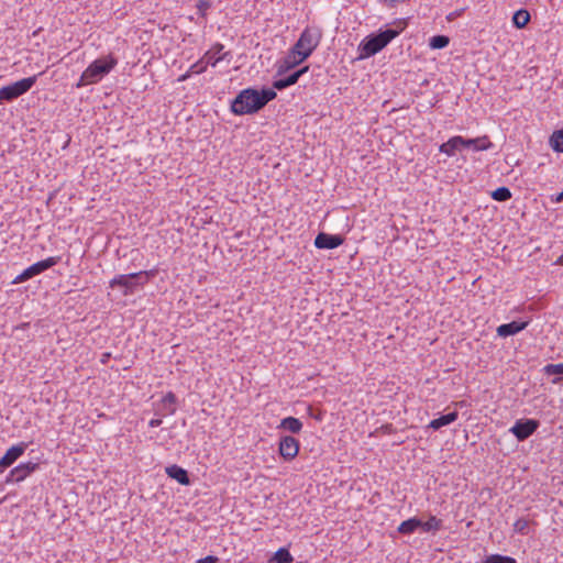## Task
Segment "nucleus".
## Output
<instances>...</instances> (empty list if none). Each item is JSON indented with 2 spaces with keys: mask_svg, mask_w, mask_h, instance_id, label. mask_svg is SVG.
<instances>
[{
  "mask_svg": "<svg viewBox=\"0 0 563 563\" xmlns=\"http://www.w3.org/2000/svg\"><path fill=\"white\" fill-rule=\"evenodd\" d=\"M543 372L548 376H555L552 383L559 384L563 379V363L548 364L543 367Z\"/></svg>",
  "mask_w": 563,
  "mask_h": 563,
  "instance_id": "21",
  "label": "nucleus"
},
{
  "mask_svg": "<svg viewBox=\"0 0 563 563\" xmlns=\"http://www.w3.org/2000/svg\"><path fill=\"white\" fill-rule=\"evenodd\" d=\"M222 49H223V46L220 45V44H217L214 47H212L211 49L206 52L202 57H209L208 58V59H210L209 65L216 66L217 63L222 60L225 57V55H227V53L223 54V55H220V52Z\"/></svg>",
  "mask_w": 563,
  "mask_h": 563,
  "instance_id": "26",
  "label": "nucleus"
},
{
  "mask_svg": "<svg viewBox=\"0 0 563 563\" xmlns=\"http://www.w3.org/2000/svg\"><path fill=\"white\" fill-rule=\"evenodd\" d=\"M549 143L554 152L563 153V128L551 134Z\"/></svg>",
  "mask_w": 563,
  "mask_h": 563,
  "instance_id": "25",
  "label": "nucleus"
},
{
  "mask_svg": "<svg viewBox=\"0 0 563 563\" xmlns=\"http://www.w3.org/2000/svg\"><path fill=\"white\" fill-rule=\"evenodd\" d=\"M459 418L457 411H452L430 421L428 428L440 430L442 427L453 423Z\"/></svg>",
  "mask_w": 563,
  "mask_h": 563,
  "instance_id": "17",
  "label": "nucleus"
},
{
  "mask_svg": "<svg viewBox=\"0 0 563 563\" xmlns=\"http://www.w3.org/2000/svg\"><path fill=\"white\" fill-rule=\"evenodd\" d=\"M344 243V238L340 234H329L320 232L314 239V246L320 250H333Z\"/></svg>",
  "mask_w": 563,
  "mask_h": 563,
  "instance_id": "12",
  "label": "nucleus"
},
{
  "mask_svg": "<svg viewBox=\"0 0 563 563\" xmlns=\"http://www.w3.org/2000/svg\"><path fill=\"white\" fill-rule=\"evenodd\" d=\"M309 71V66L306 65L299 69L294 70L292 73L284 76L282 78L274 79L272 82V88L276 90H284L295 84L298 82L299 78Z\"/></svg>",
  "mask_w": 563,
  "mask_h": 563,
  "instance_id": "11",
  "label": "nucleus"
},
{
  "mask_svg": "<svg viewBox=\"0 0 563 563\" xmlns=\"http://www.w3.org/2000/svg\"><path fill=\"white\" fill-rule=\"evenodd\" d=\"M197 8H198L199 12L203 15L206 13V11L210 8V3L205 0H199Z\"/></svg>",
  "mask_w": 563,
  "mask_h": 563,
  "instance_id": "34",
  "label": "nucleus"
},
{
  "mask_svg": "<svg viewBox=\"0 0 563 563\" xmlns=\"http://www.w3.org/2000/svg\"><path fill=\"white\" fill-rule=\"evenodd\" d=\"M38 468H40L38 463L26 462V463H21L18 466L13 467L11 470V472H12V476L15 477L16 484H19V483L23 482L26 477H29L31 474L36 472Z\"/></svg>",
  "mask_w": 563,
  "mask_h": 563,
  "instance_id": "14",
  "label": "nucleus"
},
{
  "mask_svg": "<svg viewBox=\"0 0 563 563\" xmlns=\"http://www.w3.org/2000/svg\"><path fill=\"white\" fill-rule=\"evenodd\" d=\"M278 429H283L291 433H299L302 429V422L298 418L289 416L280 420Z\"/></svg>",
  "mask_w": 563,
  "mask_h": 563,
  "instance_id": "18",
  "label": "nucleus"
},
{
  "mask_svg": "<svg viewBox=\"0 0 563 563\" xmlns=\"http://www.w3.org/2000/svg\"><path fill=\"white\" fill-rule=\"evenodd\" d=\"M463 143H464L463 136H460V135L453 136V137L449 139L448 142L441 144L439 150L441 153H444L449 156H453L456 151L462 150Z\"/></svg>",
  "mask_w": 563,
  "mask_h": 563,
  "instance_id": "16",
  "label": "nucleus"
},
{
  "mask_svg": "<svg viewBox=\"0 0 563 563\" xmlns=\"http://www.w3.org/2000/svg\"><path fill=\"white\" fill-rule=\"evenodd\" d=\"M540 427L539 420L522 418L518 419L515 424L509 429V432L519 441L523 442L530 438Z\"/></svg>",
  "mask_w": 563,
  "mask_h": 563,
  "instance_id": "8",
  "label": "nucleus"
},
{
  "mask_svg": "<svg viewBox=\"0 0 563 563\" xmlns=\"http://www.w3.org/2000/svg\"><path fill=\"white\" fill-rule=\"evenodd\" d=\"M59 262H60V256H51V257H47L40 262H36L33 265L25 268L20 275H18L13 279L12 284L24 283V282L42 274L43 272L49 269L51 267L55 266Z\"/></svg>",
  "mask_w": 563,
  "mask_h": 563,
  "instance_id": "6",
  "label": "nucleus"
},
{
  "mask_svg": "<svg viewBox=\"0 0 563 563\" xmlns=\"http://www.w3.org/2000/svg\"><path fill=\"white\" fill-rule=\"evenodd\" d=\"M558 263H559L560 265H563V254L559 257Z\"/></svg>",
  "mask_w": 563,
  "mask_h": 563,
  "instance_id": "40",
  "label": "nucleus"
},
{
  "mask_svg": "<svg viewBox=\"0 0 563 563\" xmlns=\"http://www.w3.org/2000/svg\"><path fill=\"white\" fill-rule=\"evenodd\" d=\"M473 146L475 151H486L492 146L490 141L487 136L477 137V139H464V143L462 144V148Z\"/></svg>",
  "mask_w": 563,
  "mask_h": 563,
  "instance_id": "20",
  "label": "nucleus"
},
{
  "mask_svg": "<svg viewBox=\"0 0 563 563\" xmlns=\"http://www.w3.org/2000/svg\"><path fill=\"white\" fill-rule=\"evenodd\" d=\"M450 37H431L429 46L433 49H441L449 45Z\"/></svg>",
  "mask_w": 563,
  "mask_h": 563,
  "instance_id": "31",
  "label": "nucleus"
},
{
  "mask_svg": "<svg viewBox=\"0 0 563 563\" xmlns=\"http://www.w3.org/2000/svg\"><path fill=\"white\" fill-rule=\"evenodd\" d=\"M191 74L192 73H189V70H188L186 74L181 75L178 80L179 81L186 80L187 78L190 77Z\"/></svg>",
  "mask_w": 563,
  "mask_h": 563,
  "instance_id": "39",
  "label": "nucleus"
},
{
  "mask_svg": "<svg viewBox=\"0 0 563 563\" xmlns=\"http://www.w3.org/2000/svg\"><path fill=\"white\" fill-rule=\"evenodd\" d=\"M420 526H422V520L417 517H412L402 521L398 526L397 530L399 533L407 536L413 533L418 528H420Z\"/></svg>",
  "mask_w": 563,
  "mask_h": 563,
  "instance_id": "19",
  "label": "nucleus"
},
{
  "mask_svg": "<svg viewBox=\"0 0 563 563\" xmlns=\"http://www.w3.org/2000/svg\"><path fill=\"white\" fill-rule=\"evenodd\" d=\"M299 441L291 435H284L279 439L278 452L285 461L294 460L299 453Z\"/></svg>",
  "mask_w": 563,
  "mask_h": 563,
  "instance_id": "10",
  "label": "nucleus"
},
{
  "mask_svg": "<svg viewBox=\"0 0 563 563\" xmlns=\"http://www.w3.org/2000/svg\"><path fill=\"white\" fill-rule=\"evenodd\" d=\"M387 7H396L398 3L405 2L406 0H382Z\"/></svg>",
  "mask_w": 563,
  "mask_h": 563,
  "instance_id": "35",
  "label": "nucleus"
},
{
  "mask_svg": "<svg viewBox=\"0 0 563 563\" xmlns=\"http://www.w3.org/2000/svg\"><path fill=\"white\" fill-rule=\"evenodd\" d=\"M302 36L307 35V30L301 33Z\"/></svg>",
  "mask_w": 563,
  "mask_h": 563,
  "instance_id": "41",
  "label": "nucleus"
},
{
  "mask_svg": "<svg viewBox=\"0 0 563 563\" xmlns=\"http://www.w3.org/2000/svg\"><path fill=\"white\" fill-rule=\"evenodd\" d=\"M157 271H141L137 273L117 275L109 283L111 288L120 287L124 296L132 295L136 287L145 285L156 275Z\"/></svg>",
  "mask_w": 563,
  "mask_h": 563,
  "instance_id": "4",
  "label": "nucleus"
},
{
  "mask_svg": "<svg viewBox=\"0 0 563 563\" xmlns=\"http://www.w3.org/2000/svg\"><path fill=\"white\" fill-rule=\"evenodd\" d=\"M36 82V76L26 77L0 88V104L11 102L26 93Z\"/></svg>",
  "mask_w": 563,
  "mask_h": 563,
  "instance_id": "5",
  "label": "nucleus"
},
{
  "mask_svg": "<svg viewBox=\"0 0 563 563\" xmlns=\"http://www.w3.org/2000/svg\"><path fill=\"white\" fill-rule=\"evenodd\" d=\"M294 556L290 554L287 548L278 549L273 556L268 560V563H292Z\"/></svg>",
  "mask_w": 563,
  "mask_h": 563,
  "instance_id": "22",
  "label": "nucleus"
},
{
  "mask_svg": "<svg viewBox=\"0 0 563 563\" xmlns=\"http://www.w3.org/2000/svg\"><path fill=\"white\" fill-rule=\"evenodd\" d=\"M118 64L115 57L111 54L93 60L81 74L79 80L76 82V88H82L88 85H93L102 80Z\"/></svg>",
  "mask_w": 563,
  "mask_h": 563,
  "instance_id": "3",
  "label": "nucleus"
},
{
  "mask_svg": "<svg viewBox=\"0 0 563 563\" xmlns=\"http://www.w3.org/2000/svg\"><path fill=\"white\" fill-rule=\"evenodd\" d=\"M554 202H563V190L556 195L554 199H552Z\"/></svg>",
  "mask_w": 563,
  "mask_h": 563,
  "instance_id": "38",
  "label": "nucleus"
},
{
  "mask_svg": "<svg viewBox=\"0 0 563 563\" xmlns=\"http://www.w3.org/2000/svg\"><path fill=\"white\" fill-rule=\"evenodd\" d=\"M27 446L26 442H20L9 448L0 459V474L11 467L24 454Z\"/></svg>",
  "mask_w": 563,
  "mask_h": 563,
  "instance_id": "9",
  "label": "nucleus"
},
{
  "mask_svg": "<svg viewBox=\"0 0 563 563\" xmlns=\"http://www.w3.org/2000/svg\"><path fill=\"white\" fill-rule=\"evenodd\" d=\"M165 472L169 478L175 479L180 485H190L189 473L184 467L173 464L170 466H167Z\"/></svg>",
  "mask_w": 563,
  "mask_h": 563,
  "instance_id": "15",
  "label": "nucleus"
},
{
  "mask_svg": "<svg viewBox=\"0 0 563 563\" xmlns=\"http://www.w3.org/2000/svg\"><path fill=\"white\" fill-rule=\"evenodd\" d=\"M161 424H162V419H152L148 422V427H151V428H156V427H159Z\"/></svg>",
  "mask_w": 563,
  "mask_h": 563,
  "instance_id": "37",
  "label": "nucleus"
},
{
  "mask_svg": "<svg viewBox=\"0 0 563 563\" xmlns=\"http://www.w3.org/2000/svg\"><path fill=\"white\" fill-rule=\"evenodd\" d=\"M442 527H443L442 520L437 518L435 516L431 515L427 521H422V526H420V529L423 532L435 533L437 531L441 530Z\"/></svg>",
  "mask_w": 563,
  "mask_h": 563,
  "instance_id": "23",
  "label": "nucleus"
},
{
  "mask_svg": "<svg viewBox=\"0 0 563 563\" xmlns=\"http://www.w3.org/2000/svg\"><path fill=\"white\" fill-rule=\"evenodd\" d=\"M276 97V91L271 88H245L231 101V111L236 115L254 114Z\"/></svg>",
  "mask_w": 563,
  "mask_h": 563,
  "instance_id": "1",
  "label": "nucleus"
},
{
  "mask_svg": "<svg viewBox=\"0 0 563 563\" xmlns=\"http://www.w3.org/2000/svg\"><path fill=\"white\" fill-rule=\"evenodd\" d=\"M490 197L496 201L505 202L512 197V194L508 187L501 186L492 191Z\"/></svg>",
  "mask_w": 563,
  "mask_h": 563,
  "instance_id": "28",
  "label": "nucleus"
},
{
  "mask_svg": "<svg viewBox=\"0 0 563 563\" xmlns=\"http://www.w3.org/2000/svg\"><path fill=\"white\" fill-rule=\"evenodd\" d=\"M529 21H530V13L523 9L518 10L512 16L514 24L519 29L526 26Z\"/></svg>",
  "mask_w": 563,
  "mask_h": 563,
  "instance_id": "29",
  "label": "nucleus"
},
{
  "mask_svg": "<svg viewBox=\"0 0 563 563\" xmlns=\"http://www.w3.org/2000/svg\"><path fill=\"white\" fill-rule=\"evenodd\" d=\"M394 37H364L357 47L356 59L368 58L385 48Z\"/></svg>",
  "mask_w": 563,
  "mask_h": 563,
  "instance_id": "7",
  "label": "nucleus"
},
{
  "mask_svg": "<svg viewBox=\"0 0 563 563\" xmlns=\"http://www.w3.org/2000/svg\"><path fill=\"white\" fill-rule=\"evenodd\" d=\"M208 58L209 57H201L198 62L192 64L189 68V73H192V74L203 73L207 69V67L209 66L210 59H208Z\"/></svg>",
  "mask_w": 563,
  "mask_h": 563,
  "instance_id": "30",
  "label": "nucleus"
},
{
  "mask_svg": "<svg viewBox=\"0 0 563 563\" xmlns=\"http://www.w3.org/2000/svg\"><path fill=\"white\" fill-rule=\"evenodd\" d=\"M320 37H298L286 55L276 63V75L283 76L303 63L318 47Z\"/></svg>",
  "mask_w": 563,
  "mask_h": 563,
  "instance_id": "2",
  "label": "nucleus"
},
{
  "mask_svg": "<svg viewBox=\"0 0 563 563\" xmlns=\"http://www.w3.org/2000/svg\"><path fill=\"white\" fill-rule=\"evenodd\" d=\"M528 325L529 321L514 320L498 325L496 332L500 338H508L523 331Z\"/></svg>",
  "mask_w": 563,
  "mask_h": 563,
  "instance_id": "13",
  "label": "nucleus"
},
{
  "mask_svg": "<svg viewBox=\"0 0 563 563\" xmlns=\"http://www.w3.org/2000/svg\"><path fill=\"white\" fill-rule=\"evenodd\" d=\"M9 484H16L15 482V477L12 476V472L10 471L9 474L7 475L4 482H3V485H9Z\"/></svg>",
  "mask_w": 563,
  "mask_h": 563,
  "instance_id": "36",
  "label": "nucleus"
},
{
  "mask_svg": "<svg viewBox=\"0 0 563 563\" xmlns=\"http://www.w3.org/2000/svg\"><path fill=\"white\" fill-rule=\"evenodd\" d=\"M220 559L216 555H208L206 558L199 559L196 563H219Z\"/></svg>",
  "mask_w": 563,
  "mask_h": 563,
  "instance_id": "33",
  "label": "nucleus"
},
{
  "mask_svg": "<svg viewBox=\"0 0 563 563\" xmlns=\"http://www.w3.org/2000/svg\"><path fill=\"white\" fill-rule=\"evenodd\" d=\"M528 527H529V522L528 520L523 519V518H520L518 519L515 523H514V529L516 532H519L521 534H527L528 533Z\"/></svg>",
  "mask_w": 563,
  "mask_h": 563,
  "instance_id": "32",
  "label": "nucleus"
},
{
  "mask_svg": "<svg viewBox=\"0 0 563 563\" xmlns=\"http://www.w3.org/2000/svg\"><path fill=\"white\" fill-rule=\"evenodd\" d=\"M177 397L173 391H168L162 399V405L165 411V415H174L176 411Z\"/></svg>",
  "mask_w": 563,
  "mask_h": 563,
  "instance_id": "24",
  "label": "nucleus"
},
{
  "mask_svg": "<svg viewBox=\"0 0 563 563\" xmlns=\"http://www.w3.org/2000/svg\"><path fill=\"white\" fill-rule=\"evenodd\" d=\"M395 27H388L378 33H371L369 35H399L407 26V20H398L394 23Z\"/></svg>",
  "mask_w": 563,
  "mask_h": 563,
  "instance_id": "27",
  "label": "nucleus"
}]
</instances>
